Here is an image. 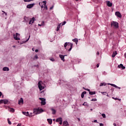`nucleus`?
<instances>
[{
	"instance_id": "31",
	"label": "nucleus",
	"mask_w": 126,
	"mask_h": 126,
	"mask_svg": "<svg viewBox=\"0 0 126 126\" xmlns=\"http://www.w3.org/2000/svg\"><path fill=\"white\" fill-rule=\"evenodd\" d=\"M101 93L102 95H107V92H101Z\"/></svg>"
},
{
	"instance_id": "3",
	"label": "nucleus",
	"mask_w": 126,
	"mask_h": 126,
	"mask_svg": "<svg viewBox=\"0 0 126 126\" xmlns=\"http://www.w3.org/2000/svg\"><path fill=\"white\" fill-rule=\"evenodd\" d=\"M111 27H113V28L118 29V28H119V23L117 22L112 21L111 22Z\"/></svg>"
},
{
	"instance_id": "23",
	"label": "nucleus",
	"mask_w": 126,
	"mask_h": 126,
	"mask_svg": "<svg viewBox=\"0 0 126 126\" xmlns=\"http://www.w3.org/2000/svg\"><path fill=\"white\" fill-rule=\"evenodd\" d=\"M3 104H5V105H6V104H7L8 103V100L7 99H3Z\"/></svg>"
},
{
	"instance_id": "48",
	"label": "nucleus",
	"mask_w": 126,
	"mask_h": 126,
	"mask_svg": "<svg viewBox=\"0 0 126 126\" xmlns=\"http://www.w3.org/2000/svg\"><path fill=\"white\" fill-rule=\"evenodd\" d=\"M63 124V121H60V123H59V124L60 125H62Z\"/></svg>"
},
{
	"instance_id": "58",
	"label": "nucleus",
	"mask_w": 126,
	"mask_h": 126,
	"mask_svg": "<svg viewBox=\"0 0 126 126\" xmlns=\"http://www.w3.org/2000/svg\"><path fill=\"white\" fill-rule=\"evenodd\" d=\"M94 123H97V120H94Z\"/></svg>"
},
{
	"instance_id": "1",
	"label": "nucleus",
	"mask_w": 126,
	"mask_h": 126,
	"mask_svg": "<svg viewBox=\"0 0 126 126\" xmlns=\"http://www.w3.org/2000/svg\"><path fill=\"white\" fill-rule=\"evenodd\" d=\"M73 46V44H72V43H71L65 42L64 45V47L65 48V49H66V50H67V48H69L70 47V48L68 50V52H70L72 49Z\"/></svg>"
},
{
	"instance_id": "60",
	"label": "nucleus",
	"mask_w": 126,
	"mask_h": 126,
	"mask_svg": "<svg viewBox=\"0 0 126 126\" xmlns=\"http://www.w3.org/2000/svg\"><path fill=\"white\" fill-rule=\"evenodd\" d=\"M83 89H85H85H85V88H84V87H83Z\"/></svg>"
},
{
	"instance_id": "7",
	"label": "nucleus",
	"mask_w": 126,
	"mask_h": 126,
	"mask_svg": "<svg viewBox=\"0 0 126 126\" xmlns=\"http://www.w3.org/2000/svg\"><path fill=\"white\" fill-rule=\"evenodd\" d=\"M39 100L41 101V105H43V106L46 105V99L45 98H39Z\"/></svg>"
},
{
	"instance_id": "2",
	"label": "nucleus",
	"mask_w": 126,
	"mask_h": 126,
	"mask_svg": "<svg viewBox=\"0 0 126 126\" xmlns=\"http://www.w3.org/2000/svg\"><path fill=\"white\" fill-rule=\"evenodd\" d=\"M42 112H44V110H43V109L42 108H38V109H33V114H34L33 116H35V115H38V114H40V113H42Z\"/></svg>"
},
{
	"instance_id": "26",
	"label": "nucleus",
	"mask_w": 126,
	"mask_h": 126,
	"mask_svg": "<svg viewBox=\"0 0 126 126\" xmlns=\"http://www.w3.org/2000/svg\"><path fill=\"white\" fill-rule=\"evenodd\" d=\"M61 24L58 25L57 28V31H59L60 30V29L61 28Z\"/></svg>"
},
{
	"instance_id": "32",
	"label": "nucleus",
	"mask_w": 126,
	"mask_h": 126,
	"mask_svg": "<svg viewBox=\"0 0 126 126\" xmlns=\"http://www.w3.org/2000/svg\"><path fill=\"white\" fill-rule=\"evenodd\" d=\"M7 121H8V124H9V125H11V122L9 121V119H7Z\"/></svg>"
},
{
	"instance_id": "54",
	"label": "nucleus",
	"mask_w": 126,
	"mask_h": 126,
	"mask_svg": "<svg viewBox=\"0 0 126 126\" xmlns=\"http://www.w3.org/2000/svg\"><path fill=\"white\" fill-rule=\"evenodd\" d=\"M113 126H117V124H116L115 123L113 124Z\"/></svg>"
},
{
	"instance_id": "5",
	"label": "nucleus",
	"mask_w": 126,
	"mask_h": 126,
	"mask_svg": "<svg viewBox=\"0 0 126 126\" xmlns=\"http://www.w3.org/2000/svg\"><path fill=\"white\" fill-rule=\"evenodd\" d=\"M13 38L15 40H20V38H19V36H20V34L18 33H16V34H13Z\"/></svg>"
},
{
	"instance_id": "39",
	"label": "nucleus",
	"mask_w": 126,
	"mask_h": 126,
	"mask_svg": "<svg viewBox=\"0 0 126 126\" xmlns=\"http://www.w3.org/2000/svg\"><path fill=\"white\" fill-rule=\"evenodd\" d=\"M50 61H52V62H55V59H54V58H52L50 59Z\"/></svg>"
},
{
	"instance_id": "14",
	"label": "nucleus",
	"mask_w": 126,
	"mask_h": 126,
	"mask_svg": "<svg viewBox=\"0 0 126 126\" xmlns=\"http://www.w3.org/2000/svg\"><path fill=\"white\" fill-rule=\"evenodd\" d=\"M65 56H66V55L63 56V55H60L59 57H60V58H61L62 61H63V62H64V57H65Z\"/></svg>"
},
{
	"instance_id": "64",
	"label": "nucleus",
	"mask_w": 126,
	"mask_h": 126,
	"mask_svg": "<svg viewBox=\"0 0 126 126\" xmlns=\"http://www.w3.org/2000/svg\"><path fill=\"white\" fill-rule=\"evenodd\" d=\"M112 91H114V90H113V89H112Z\"/></svg>"
},
{
	"instance_id": "17",
	"label": "nucleus",
	"mask_w": 126,
	"mask_h": 126,
	"mask_svg": "<svg viewBox=\"0 0 126 126\" xmlns=\"http://www.w3.org/2000/svg\"><path fill=\"white\" fill-rule=\"evenodd\" d=\"M56 122L57 123H59V122H63V118H62L61 117L57 119H56Z\"/></svg>"
},
{
	"instance_id": "33",
	"label": "nucleus",
	"mask_w": 126,
	"mask_h": 126,
	"mask_svg": "<svg viewBox=\"0 0 126 126\" xmlns=\"http://www.w3.org/2000/svg\"><path fill=\"white\" fill-rule=\"evenodd\" d=\"M0 104H3V99L0 100Z\"/></svg>"
},
{
	"instance_id": "57",
	"label": "nucleus",
	"mask_w": 126,
	"mask_h": 126,
	"mask_svg": "<svg viewBox=\"0 0 126 126\" xmlns=\"http://www.w3.org/2000/svg\"><path fill=\"white\" fill-rule=\"evenodd\" d=\"M106 96H107V97H109V94H108V93L106 94Z\"/></svg>"
},
{
	"instance_id": "55",
	"label": "nucleus",
	"mask_w": 126,
	"mask_h": 126,
	"mask_svg": "<svg viewBox=\"0 0 126 126\" xmlns=\"http://www.w3.org/2000/svg\"><path fill=\"white\" fill-rule=\"evenodd\" d=\"M53 8H54V6H53L51 7L50 9L51 10Z\"/></svg>"
},
{
	"instance_id": "16",
	"label": "nucleus",
	"mask_w": 126,
	"mask_h": 126,
	"mask_svg": "<svg viewBox=\"0 0 126 126\" xmlns=\"http://www.w3.org/2000/svg\"><path fill=\"white\" fill-rule=\"evenodd\" d=\"M116 55H118V53L117 52V51H114L112 56V58H115Z\"/></svg>"
},
{
	"instance_id": "45",
	"label": "nucleus",
	"mask_w": 126,
	"mask_h": 126,
	"mask_svg": "<svg viewBox=\"0 0 126 126\" xmlns=\"http://www.w3.org/2000/svg\"><path fill=\"white\" fill-rule=\"evenodd\" d=\"M35 53H38V52H39V50L38 49H36L35 50Z\"/></svg>"
},
{
	"instance_id": "52",
	"label": "nucleus",
	"mask_w": 126,
	"mask_h": 126,
	"mask_svg": "<svg viewBox=\"0 0 126 126\" xmlns=\"http://www.w3.org/2000/svg\"><path fill=\"white\" fill-rule=\"evenodd\" d=\"M124 56H125V59H126V53H125Z\"/></svg>"
},
{
	"instance_id": "15",
	"label": "nucleus",
	"mask_w": 126,
	"mask_h": 126,
	"mask_svg": "<svg viewBox=\"0 0 126 126\" xmlns=\"http://www.w3.org/2000/svg\"><path fill=\"white\" fill-rule=\"evenodd\" d=\"M2 70L3 71H9V68L7 67H4L2 68Z\"/></svg>"
},
{
	"instance_id": "24",
	"label": "nucleus",
	"mask_w": 126,
	"mask_h": 126,
	"mask_svg": "<svg viewBox=\"0 0 126 126\" xmlns=\"http://www.w3.org/2000/svg\"><path fill=\"white\" fill-rule=\"evenodd\" d=\"M9 112H11L12 113H14L15 110L13 108H9Z\"/></svg>"
},
{
	"instance_id": "59",
	"label": "nucleus",
	"mask_w": 126,
	"mask_h": 126,
	"mask_svg": "<svg viewBox=\"0 0 126 126\" xmlns=\"http://www.w3.org/2000/svg\"><path fill=\"white\" fill-rule=\"evenodd\" d=\"M13 48H15V46H14V45L13 46Z\"/></svg>"
},
{
	"instance_id": "29",
	"label": "nucleus",
	"mask_w": 126,
	"mask_h": 126,
	"mask_svg": "<svg viewBox=\"0 0 126 126\" xmlns=\"http://www.w3.org/2000/svg\"><path fill=\"white\" fill-rule=\"evenodd\" d=\"M33 0H24L25 2H29V1H32Z\"/></svg>"
},
{
	"instance_id": "37",
	"label": "nucleus",
	"mask_w": 126,
	"mask_h": 126,
	"mask_svg": "<svg viewBox=\"0 0 126 126\" xmlns=\"http://www.w3.org/2000/svg\"><path fill=\"white\" fill-rule=\"evenodd\" d=\"M91 101H97V99L96 98H93Z\"/></svg>"
},
{
	"instance_id": "22",
	"label": "nucleus",
	"mask_w": 126,
	"mask_h": 126,
	"mask_svg": "<svg viewBox=\"0 0 126 126\" xmlns=\"http://www.w3.org/2000/svg\"><path fill=\"white\" fill-rule=\"evenodd\" d=\"M51 111L52 112V114L53 115H55L56 113V110L54 109V108H51Z\"/></svg>"
},
{
	"instance_id": "20",
	"label": "nucleus",
	"mask_w": 126,
	"mask_h": 126,
	"mask_svg": "<svg viewBox=\"0 0 126 126\" xmlns=\"http://www.w3.org/2000/svg\"><path fill=\"white\" fill-rule=\"evenodd\" d=\"M73 42H75V44L77 45V43H78V39L77 38H74L72 39Z\"/></svg>"
},
{
	"instance_id": "46",
	"label": "nucleus",
	"mask_w": 126,
	"mask_h": 126,
	"mask_svg": "<svg viewBox=\"0 0 126 126\" xmlns=\"http://www.w3.org/2000/svg\"><path fill=\"white\" fill-rule=\"evenodd\" d=\"M82 94H83L84 95L85 94H86V92H83L82 93Z\"/></svg>"
},
{
	"instance_id": "56",
	"label": "nucleus",
	"mask_w": 126,
	"mask_h": 126,
	"mask_svg": "<svg viewBox=\"0 0 126 126\" xmlns=\"http://www.w3.org/2000/svg\"><path fill=\"white\" fill-rule=\"evenodd\" d=\"M96 55H97V56H99V52H97Z\"/></svg>"
},
{
	"instance_id": "13",
	"label": "nucleus",
	"mask_w": 126,
	"mask_h": 126,
	"mask_svg": "<svg viewBox=\"0 0 126 126\" xmlns=\"http://www.w3.org/2000/svg\"><path fill=\"white\" fill-rule=\"evenodd\" d=\"M22 114L23 115H25V116H26L27 117H29V116H30V114H29V112H24L23 111L22 112Z\"/></svg>"
},
{
	"instance_id": "19",
	"label": "nucleus",
	"mask_w": 126,
	"mask_h": 126,
	"mask_svg": "<svg viewBox=\"0 0 126 126\" xmlns=\"http://www.w3.org/2000/svg\"><path fill=\"white\" fill-rule=\"evenodd\" d=\"M63 125L64 126H68V122H67V121H65L63 122Z\"/></svg>"
},
{
	"instance_id": "34",
	"label": "nucleus",
	"mask_w": 126,
	"mask_h": 126,
	"mask_svg": "<svg viewBox=\"0 0 126 126\" xmlns=\"http://www.w3.org/2000/svg\"><path fill=\"white\" fill-rule=\"evenodd\" d=\"M101 116L103 117V118H106V115L105 114H102Z\"/></svg>"
},
{
	"instance_id": "27",
	"label": "nucleus",
	"mask_w": 126,
	"mask_h": 126,
	"mask_svg": "<svg viewBox=\"0 0 126 126\" xmlns=\"http://www.w3.org/2000/svg\"><path fill=\"white\" fill-rule=\"evenodd\" d=\"M106 85V83H101L100 84L99 86H105Z\"/></svg>"
},
{
	"instance_id": "51",
	"label": "nucleus",
	"mask_w": 126,
	"mask_h": 126,
	"mask_svg": "<svg viewBox=\"0 0 126 126\" xmlns=\"http://www.w3.org/2000/svg\"><path fill=\"white\" fill-rule=\"evenodd\" d=\"M110 85H111V86H113L114 87V86H115V84H111Z\"/></svg>"
},
{
	"instance_id": "35",
	"label": "nucleus",
	"mask_w": 126,
	"mask_h": 126,
	"mask_svg": "<svg viewBox=\"0 0 126 126\" xmlns=\"http://www.w3.org/2000/svg\"><path fill=\"white\" fill-rule=\"evenodd\" d=\"M2 12H3V13L2 14H5V15L6 16V15H7V13H6L5 12L2 11Z\"/></svg>"
},
{
	"instance_id": "18",
	"label": "nucleus",
	"mask_w": 126,
	"mask_h": 126,
	"mask_svg": "<svg viewBox=\"0 0 126 126\" xmlns=\"http://www.w3.org/2000/svg\"><path fill=\"white\" fill-rule=\"evenodd\" d=\"M18 104L19 105H20V104H23V98L22 97H21L20 100H19Z\"/></svg>"
},
{
	"instance_id": "53",
	"label": "nucleus",
	"mask_w": 126,
	"mask_h": 126,
	"mask_svg": "<svg viewBox=\"0 0 126 126\" xmlns=\"http://www.w3.org/2000/svg\"><path fill=\"white\" fill-rule=\"evenodd\" d=\"M96 67H99V63L96 64Z\"/></svg>"
},
{
	"instance_id": "40",
	"label": "nucleus",
	"mask_w": 126,
	"mask_h": 126,
	"mask_svg": "<svg viewBox=\"0 0 126 126\" xmlns=\"http://www.w3.org/2000/svg\"><path fill=\"white\" fill-rule=\"evenodd\" d=\"M113 87H115V88H119V87H118L117 85H114V86Z\"/></svg>"
},
{
	"instance_id": "38",
	"label": "nucleus",
	"mask_w": 126,
	"mask_h": 126,
	"mask_svg": "<svg viewBox=\"0 0 126 126\" xmlns=\"http://www.w3.org/2000/svg\"><path fill=\"white\" fill-rule=\"evenodd\" d=\"M32 113H30V116H29L30 118H31L32 117H33V116H34V115H32Z\"/></svg>"
},
{
	"instance_id": "28",
	"label": "nucleus",
	"mask_w": 126,
	"mask_h": 126,
	"mask_svg": "<svg viewBox=\"0 0 126 126\" xmlns=\"http://www.w3.org/2000/svg\"><path fill=\"white\" fill-rule=\"evenodd\" d=\"M33 59V60H37V59H38V56L37 55H35V56H34V57L33 58H32Z\"/></svg>"
},
{
	"instance_id": "12",
	"label": "nucleus",
	"mask_w": 126,
	"mask_h": 126,
	"mask_svg": "<svg viewBox=\"0 0 126 126\" xmlns=\"http://www.w3.org/2000/svg\"><path fill=\"white\" fill-rule=\"evenodd\" d=\"M34 21H35V18L33 17L31 19L29 24H33Z\"/></svg>"
},
{
	"instance_id": "44",
	"label": "nucleus",
	"mask_w": 126,
	"mask_h": 126,
	"mask_svg": "<svg viewBox=\"0 0 126 126\" xmlns=\"http://www.w3.org/2000/svg\"><path fill=\"white\" fill-rule=\"evenodd\" d=\"M85 90H87V91H89V92H90V90H89V89H85Z\"/></svg>"
},
{
	"instance_id": "36",
	"label": "nucleus",
	"mask_w": 126,
	"mask_h": 126,
	"mask_svg": "<svg viewBox=\"0 0 126 126\" xmlns=\"http://www.w3.org/2000/svg\"><path fill=\"white\" fill-rule=\"evenodd\" d=\"M65 23H66V22L64 21V22L62 23V26H63V25H65Z\"/></svg>"
},
{
	"instance_id": "50",
	"label": "nucleus",
	"mask_w": 126,
	"mask_h": 126,
	"mask_svg": "<svg viewBox=\"0 0 126 126\" xmlns=\"http://www.w3.org/2000/svg\"><path fill=\"white\" fill-rule=\"evenodd\" d=\"M83 105V106H86V102H84Z\"/></svg>"
},
{
	"instance_id": "4",
	"label": "nucleus",
	"mask_w": 126,
	"mask_h": 126,
	"mask_svg": "<svg viewBox=\"0 0 126 126\" xmlns=\"http://www.w3.org/2000/svg\"><path fill=\"white\" fill-rule=\"evenodd\" d=\"M38 88L40 91L45 88V85L42 81H39L38 82Z\"/></svg>"
},
{
	"instance_id": "6",
	"label": "nucleus",
	"mask_w": 126,
	"mask_h": 126,
	"mask_svg": "<svg viewBox=\"0 0 126 126\" xmlns=\"http://www.w3.org/2000/svg\"><path fill=\"white\" fill-rule=\"evenodd\" d=\"M47 3V1H43L42 2H39V5H40V6H41V8H43L44 6H46V4Z\"/></svg>"
},
{
	"instance_id": "62",
	"label": "nucleus",
	"mask_w": 126,
	"mask_h": 126,
	"mask_svg": "<svg viewBox=\"0 0 126 126\" xmlns=\"http://www.w3.org/2000/svg\"><path fill=\"white\" fill-rule=\"evenodd\" d=\"M115 100H118V98H114Z\"/></svg>"
},
{
	"instance_id": "42",
	"label": "nucleus",
	"mask_w": 126,
	"mask_h": 126,
	"mask_svg": "<svg viewBox=\"0 0 126 126\" xmlns=\"http://www.w3.org/2000/svg\"><path fill=\"white\" fill-rule=\"evenodd\" d=\"M81 98H84V95L83 94H81Z\"/></svg>"
},
{
	"instance_id": "61",
	"label": "nucleus",
	"mask_w": 126,
	"mask_h": 126,
	"mask_svg": "<svg viewBox=\"0 0 126 126\" xmlns=\"http://www.w3.org/2000/svg\"><path fill=\"white\" fill-rule=\"evenodd\" d=\"M118 88L119 89H121V88H120V87H119V88Z\"/></svg>"
},
{
	"instance_id": "43",
	"label": "nucleus",
	"mask_w": 126,
	"mask_h": 126,
	"mask_svg": "<svg viewBox=\"0 0 126 126\" xmlns=\"http://www.w3.org/2000/svg\"><path fill=\"white\" fill-rule=\"evenodd\" d=\"M99 126H104V124H102V123H100L99 124Z\"/></svg>"
},
{
	"instance_id": "25",
	"label": "nucleus",
	"mask_w": 126,
	"mask_h": 126,
	"mask_svg": "<svg viewBox=\"0 0 126 126\" xmlns=\"http://www.w3.org/2000/svg\"><path fill=\"white\" fill-rule=\"evenodd\" d=\"M89 94L90 95H94V94H96V92H90Z\"/></svg>"
},
{
	"instance_id": "63",
	"label": "nucleus",
	"mask_w": 126,
	"mask_h": 126,
	"mask_svg": "<svg viewBox=\"0 0 126 126\" xmlns=\"http://www.w3.org/2000/svg\"><path fill=\"white\" fill-rule=\"evenodd\" d=\"M93 109H91V111H93Z\"/></svg>"
},
{
	"instance_id": "47",
	"label": "nucleus",
	"mask_w": 126,
	"mask_h": 126,
	"mask_svg": "<svg viewBox=\"0 0 126 126\" xmlns=\"http://www.w3.org/2000/svg\"><path fill=\"white\" fill-rule=\"evenodd\" d=\"M1 96H2V93L0 92V97H1Z\"/></svg>"
},
{
	"instance_id": "10",
	"label": "nucleus",
	"mask_w": 126,
	"mask_h": 126,
	"mask_svg": "<svg viewBox=\"0 0 126 126\" xmlns=\"http://www.w3.org/2000/svg\"><path fill=\"white\" fill-rule=\"evenodd\" d=\"M34 5H35V3L30 4L27 5V8H32Z\"/></svg>"
},
{
	"instance_id": "8",
	"label": "nucleus",
	"mask_w": 126,
	"mask_h": 126,
	"mask_svg": "<svg viewBox=\"0 0 126 126\" xmlns=\"http://www.w3.org/2000/svg\"><path fill=\"white\" fill-rule=\"evenodd\" d=\"M115 15L119 18H122V14H121V13L119 11H117L115 12Z\"/></svg>"
},
{
	"instance_id": "49",
	"label": "nucleus",
	"mask_w": 126,
	"mask_h": 126,
	"mask_svg": "<svg viewBox=\"0 0 126 126\" xmlns=\"http://www.w3.org/2000/svg\"><path fill=\"white\" fill-rule=\"evenodd\" d=\"M44 7H45V8H46V10L48 9V7L47 6H46V5H45V6H44Z\"/></svg>"
},
{
	"instance_id": "9",
	"label": "nucleus",
	"mask_w": 126,
	"mask_h": 126,
	"mask_svg": "<svg viewBox=\"0 0 126 126\" xmlns=\"http://www.w3.org/2000/svg\"><path fill=\"white\" fill-rule=\"evenodd\" d=\"M106 3L107 6H109V7H112V5H113V4L110 1H106Z\"/></svg>"
},
{
	"instance_id": "30",
	"label": "nucleus",
	"mask_w": 126,
	"mask_h": 126,
	"mask_svg": "<svg viewBox=\"0 0 126 126\" xmlns=\"http://www.w3.org/2000/svg\"><path fill=\"white\" fill-rule=\"evenodd\" d=\"M44 21H42L41 24H40V25L38 24V26H44Z\"/></svg>"
},
{
	"instance_id": "11",
	"label": "nucleus",
	"mask_w": 126,
	"mask_h": 126,
	"mask_svg": "<svg viewBox=\"0 0 126 126\" xmlns=\"http://www.w3.org/2000/svg\"><path fill=\"white\" fill-rule=\"evenodd\" d=\"M118 68H122V69H125L126 68V67L123 65V64H120V65H118Z\"/></svg>"
},
{
	"instance_id": "41",
	"label": "nucleus",
	"mask_w": 126,
	"mask_h": 126,
	"mask_svg": "<svg viewBox=\"0 0 126 126\" xmlns=\"http://www.w3.org/2000/svg\"><path fill=\"white\" fill-rule=\"evenodd\" d=\"M113 87H115V88H119V87H118L117 85H114V86Z\"/></svg>"
},
{
	"instance_id": "21",
	"label": "nucleus",
	"mask_w": 126,
	"mask_h": 126,
	"mask_svg": "<svg viewBox=\"0 0 126 126\" xmlns=\"http://www.w3.org/2000/svg\"><path fill=\"white\" fill-rule=\"evenodd\" d=\"M47 122L49 123V125H52L53 123V120L52 119H47Z\"/></svg>"
}]
</instances>
